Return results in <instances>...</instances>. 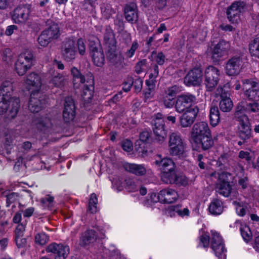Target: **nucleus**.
I'll list each match as a JSON object with an SVG mask.
<instances>
[{
  "label": "nucleus",
  "instance_id": "obj_1",
  "mask_svg": "<svg viewBox=\"0 0 259 259\" xmlns=\"http://www.w3.org/2000/svg\"><path fill=\"white\" fill-rule=\"evenodd\" d=\"M12 82L5 80L0 87V114L5 113L10 119L15 118L20 107V99L12 97Z\"/></svg>",
  "mask_w": 259,
  "mask_h": 259
},
{
  "label": "nucleus",
  "instance_id": "obj_2",
  "mask_svg": "<svg viewBox=\"0 0 259 259\" xmlns=\"http://www.w3.org/2000/svg\"><path fill=\"white\" fill-rule=\"evenodd\" d=\"M76 47L79 54L81 56L85 55L86 46L85 41L82 38H78L76 41L70 37L65 39L62 41L61 47V54L62 59L67 62L74 61L77 55Z\"/></svg>",
  "mask_w": 259,
  "mask_h": 259
},
{
  "label": "nucleus",
  "instance_id": "obj_3",
  "mask_svg": "<svg viewBox=\"0 0 259 259\" xmlns=\"http://www.w3.org/2000/svg\"><path fill=\"white\" fill-rule=\"evenodd\" d=\"M116 43L113 30L109 26H106L104 32L103 44L107 58L113 65L117 64L122 60L121 54L117 50Z\"/></svg>",
  "mask_w": 259,
  "mask_h": 259
},
{
  "label": "nucleus",
  "instance_id": "obj_4",
  "mask_svg": "<svg viewBox=\"0 0 259 259\" xmlns=\"http://www.w3.org/2000/svg\"><path fill=\"white\" fill-rule=\"evenodd\" d=\"M34 57L32 52L26 50L21 53L15 63V70L19 75H23L34 64Z\"/></svg>",
  "mask_w": 259,
  "mask_h": 259
},
{
  "label": "nucleus",
  "instance_id": "obj_5",
  "mask_svg": "<svg viewBox=\"0 0 259 259\" xmlns=\"http://www.w3.org/2000/svg\"><path fill=\"white\" fill-rule=\"evenodd\" d=\"M168 147L169 153L171 156L179 158L184 156L185 145L180 134L172 133L170 134L168 140Z\"/></svg>",
  "mask_w": 259,
  "mask_h": 259
},
{
  "label": "nucleus",
  "instance_id": "obj_6",
  "mask_svg": "<svg viewBox=\"0 0 259 259\" xmlns=\"http://www.w3.org/2000/svg\"><path fill=\"white\" fill-rule=\"evenodd\" d=\"M248 9V5L244 1H235L229 6L227 11V18L232 23H236L241 14Z\"/></svg>",
  "mask_w": 259,
  "mask_h": 259
},
{
  "label": "nucleus",
  "instance_id": "obj_7",
  "mask_svg": "<svg viewBox=\"0 0 259 259\" xmlns=\"http://www.w3.org/2000/svg\"><path fill=\"white\" fill-rule=\"evenodd\" d=\"M46 251L53 254L54 259H65L68 256L70 249L68 245L52 243L46 247ZM39 259H51L48 256H43Z\"/></svg>",
  "mask_w": 259,
  "mask_h": 259
},
{
  "label": "nucleus",
  "instance_id": "obj_8",
  "mask_svg": "<svg viewBox=\"0 0 259 259\" xmlns=\"http://www.w3.org/2000/svg\"><path fill=\"white\" fill-rule=\"evenodd\" d=\"M242 89L248 100L259 102V82L250 79H243Z\"/></svg>",
  "mask_w": 259,
  "mask_h": 259
},
{
  "label": "nucleus",
  "instance_id": "obj_9",
  "mask_svg": "<svg viewBox=\"0 0 259 259\" xmlns=\"http://www.w3.org/2000/svg\"><path fill=\"white\" fill-rule=\"evenodd\" d=\"M196 96L187 93L179 95L176 100L175 110L178 113H183L188 109L193 108L192 105L196 103Z\"/></svg>",
  "mask_w": 259,
  "mask_h": 259
},
{
  "label": "nucleus",
  "instance_id": "obj_10",
  "mask_svg": "<svg viewBox=\"0 0 259 259\" xmlns=\"http://www.w3.org/2000/svg\"><path fill=\"white\" fill-rule=\"evenodd\" d=\"M220 75L219 69L213 66H209L205 69L204 84L207 91H212L217 85Z\"/></svg>",
  "mask_w": 259,
  "mask_h": 259
},
{
  "label": "nucleus",
  "instance_id": "obj_11",
  "mask_svg": "<svg viewBox=\"0 0 259 259\" xmlns=\"http://www.w3.org/2000/svg\"><path fill=\"white\" fill-rule=\"evenodd\" d=\"M152 124L155 140L160 144L162 143L164 141L166 135L163 115L160 113H157L154 116Z\"/></svg>",
  "mask_w": 259,
  "mask_h": 259
},
{
  "label": "nucleus",
  "instance_id": "obj_12",
  "mask_svg": "<svg viewBox=\"0 0 259 259\" xmlns=\"http://www.w3.org/2000/svg\"><path fill=\"white\" fill-rule=\"evenodd\" d=\"M252 135L249 119L246 115H243L239 119L237 136L244 142H245L252 137Z\"/></svg>",
  "mask_w": 259,
  "mask_h": 259
},
{
  "label": "nucleus",
  "instance_id": "obj_13",
  "mask_svg": "<svg viewBox=\"0 0 259 259\" xmlns=\"http://www.w3.org/2000/svg\"><path fill=\"white\" fill-rule=\"evenodd\" d=\"M229 173L222 172L218 174V182L217 184L216 191L220 195L228 197L232 190V186L230 184Z\"/></svg>",
  "mask_w": 259,
  "mask_h": 259
},
{
  "label": "nucleus",
  "instance_id": "obj_14",
  "mask_svg": "<svg viewBox=\"0 0 259 259\" xmlns=\"http://www.w3.org/2000/svg\"><path fill=\"white\" fill-rule=\"evenodd\" d=\"M211 248L219 259H224L226 257V249L222 237L216 232H211Z\"/></svg>",
  "mask_w": 259,
  "mask_h": 259
},
{
  "label": "nucleus",
  "instance_id": "obj_15",
  "mask_svg": "<svg viewBox=\"0 0 259 259\" xmlns=\"http://www.w3.org/2000/svg\"><path fill=\"white\" fill-rule=\"evenodd\" d=\"M231 45L229 41L220 40L213 47L211 52V58L213 62H219L223 57L228 54L230 50Z\"/></svg>",
  "mask_w": 259,
  "mask_h": 259
},
{
  "label": "nucleus",
  "instance_id": "obj_16",
  "mask_svg": "<svg viewBox=\"0 0 259 259\" xmlns=\"http://www.w3.org/2000/svg\"><path fill=\"white\" fill-rule=\"evenodd\" d=\"M90 50L94 64L97 66H102L104 64L105 56L100 43L91 41Z\"/></svg>",
  "mask_w": 259,
  "mask_h": 259
},
{
  "label": "nucleus",
  "instance_id": "obj_17",
  "mask_svg": "<svg viewBox=\"0 0 259 259\" xmlns=\"http://www.w3.org/2000/svg\"><path fill=\"white\" fill-rule=\"evenodd\" d=\"M30 8L27 6H22L15 8L11 13L13 21L16 24H23L29 18Z\"/></svg>",
  "mask_w": 259,
  "mask_h": 259
},
{
  "label": "nucleus",
  "instance_id": "obj_18",
  "mask_svg": "<svg viewBox=\"0 0 259 259\" xmlns=\"http://www.w3.org/2000/svg\"><path fill=\"white\" fill-rule=\"evenodd\" d=\"M243 63L240 55H236L229 59L226 64V72L230 76L236 75L239 73Z\"/></svg>",
  "mask_w": 259,
  "mask_h": 259
},
{
  "label": "nucleus",
  "instance_id": "obj_19",
  "mask_svg": "<svg viewBox=\"0 0 259 259\" xmlns=\"http://www.w3.org/2000/svg\"><path fill=\"white\" fill-rule=\"evenodd\" d=\"M199 110L198 107L195 106L183 112V114L180 117L181 125L183 127L191 126L194 122Z\"/></svg>",
  "mask_w": 259,
  "mask_h": 259
},
{
  "label": "nucleus",
  "instance_id": "obj_20",
  "mask_svg": "<svg viewBox=\"0 0 259 259\" xmlns=\"http://www.w3.org/2000/svg\"><path fill=\"white\" fill-rule=\"evenodd\" d=\"M210 133L208 124L205 122H199L195 123L192 129L191 137L195 143L206 135Z\"/></svg>",
  "mask_w": 259,
  "mask_h": 259
},
{
  "label": "nucleus",
  "instance_id": "obj_21",
  "mask_svg": "<svg viewBox=\"0 0 259 259\" xmlns=\"http://www.w3.org/2000/svg\"><path fill=\"white\" fill-rule=\"evenodd\" d=\"M45 100L43 96L39 93H31L29 99L28 108L32 112H38L44 107Z\"/></svg>",
  "mask_w": 259,
  "mask_h": 259
},
{
  "label": "nucleus",
  "instance_id": "obj_22",
  "mask_svg": "<svg viewBox=\"0 0 259 259\" xmlns=\"http://www.w3.org/2000/svg\"><path fill=\"white\" fill-rule=\"evenodd\" d=\"M75 116V107L73 99L68 97L65 100L63 117L66 122L72 121Z\"/></svg>",
  "mask_w": 259,
  "mask_h": 259
},
{
  "label": "nucleus",
  "instance_id": "obj_23",
  "mask_svg": "<svg viewBox=\"0 0 259 259\" xmlns=\"http://www.w3.org/2000/svg\"><path fill=\"white\" fill-rule=\"evenodd\" d=\"M202 73L199 68L191 70L184 78V82L188 86L199 85L202 81Z\"/></svg>",
  "mask_w": 259,
  "mask_h": 259
},
{
  "label": "nucleus",
  "instance_id": "obj_24",
  "mask_svg": "<svg viewBox=\"0 0 259 259\" xmlns=\"http://www.w3.org/2000/svg\"><path fill=\"white\" fill-rule=\"evenodd\" d=\"M28 90H32L31 93H39L41 86V82L40 76L35 73H31L25 80Z\"/></svg>",
  "mask_w": 259,
  "mask_h": 259
},
{
  "label": "nucleus",
  "instance_id": "obj_25",
  "mask_svg": "<svg viewBox=\"0 0 259 259\" xmlns=\"http://www.w3.org/2000/svg\"><path fill=\"white\" fill-rule=\"evenodd\" d=\"M124 15L126 20L132 23H136L138 21V12L137 5L131 3L125 6Z\"/></svg>",
  "mask_w": 259,
  "mask_h": 259
},
{
  "label": "nucleus",
  "instance_id": "obj_26",
  "mask_svg": "<svg viewBox=\"0 0 259 259\" xmlns=\"http://www.w3.org/2000/svg\"><path fill=\"white\" fill-rule=\"evenodd\" d=\"M178 197L177 192L172 189H164L158 193L159 201L162 203H173L178 199Z\"/></svg>",
  "mask_w": 259,
  "mask_h": 259
},
{
  "label": "nucleus",
  "instance_id": "obj_27",
  "mask_svg": "<svg viewBox=\"0 0 259 259\" xmlns=\"http://www.w3.org/2000/svg\"><path fill=\"white\" fill-rule=\"evenodd\" d=\"M96 231L92 229H88L83 233L80 238L79 244L83 247H87L94 243L97 239Z\"/></svg>",
  "mask_w": 259,
  "mask_h": 259
},
{
  "label": "nucleus",
  "instance_id": "obj_28",
  "mask_svg": "<svg viewBox=\"0 0 259 259\" xmlns=\"http://www.w3.org/2000/svg\"><path fill=\"white\" fill-rule=\"evenodd\" d=\"M94 80L93 75H90L87 79L85 83L83 84L82 96L85 100L91 99L94 93Z\"/></svg>",
  "mask_w": 259,
  "mask_h": 259
},
{
  "label": "nucleus",
  "instance_id": "obj_29",
  "mask_svg": "<svg viewBox=\"0 0 259 259\" xmlns=\"http://www.w3.org/2000/svg\"><path fill=\"white\" fill-rule=\"evenodd\" d=\"M155 163L157 165L162 173L168 170H172L176 168V165L173 160L168 157L163 158L160 160H156Z\"/></svg>",
  "mask_w": 259,
  "mask_h": 259
},
{
  "label": "nucleus",
  "instance_id": "obj_30",
  "mask_svg": "<svg viewBox=\"0 0 259 259\" xmlns=\"http://www.w3.org/2000/svg\"><path fill=\"white\" fill-rule=\"evenodd\" d=\"M71 73L73 76V82L75 88H77L80 84L85 83L87 77L92 73H88L85 76L82 75L79 70L73 67L71 69Z\"/></svg>",
  "mask_w": 259,
  "mask_h": 259
},
{
  "label": "nucleus",
  "instance_id": "obj_31",
  "mask_svg": "<svg viewBox=\"0 0 259 259\" xmlns=\"http://www.w3.org/2000/svg\"><path fill=\"white\" fill-rule=\"evenodd\" d=\"M221 100L220 102V108L224 112H230L233 106V102L229 97V94L222 91L221 94Z\"/></svg>",
  "mask_w": 259,
  "mask_h": 259
},
{
  "label": "nucleus",
  "instance_id": "obj_32",
  "mask_svg": "<svg viewBox=\"0 0 259 259\" xmlns=\"http://www.w3.org/2000/svg\"><path fill=\"white\" fill-rule=\"evenodd\" d=\"M125 170L137 176H143L146 172L145 167L143 164L127 163L124 165Z\"/></svg>",
  "mask_w": 259,
  "mask_h": 259
},
{
  "label": "nucleus",
  "instance_id": "obj_33",
  "mask_svg": "<svg viewBox=\"0 0 259 259\" xmlns=\"http://www.w3.org/2000/svg\"><path fill=\"white\" fill-rule=\"evenodd\" d=\"M224 209V205L222 201L217 198L213 199L210 202L208 210L213 215H219L222 213Z\"/></svg>",
  "mask_w": 259,
  "mask_h": 259
},
{
  "label": "nucleus",
  "instance_id": "obj_34",
  "mask_svg": "<svg viewBox=\"0 0 259 259\" xmlns=\"http://www.w3.org/2000/svg\"><path fill=\"white\" fill-rule=\"evenodd\" d=\"M42 32L51 41L58 38L60 35L59 26L56 23L52 24L48 29Z\"/></svg>",
  "mask_w": 259,
  "mask_h": 259
},
{
  "label": "nucleus",
  "instance_id": "obj_35",
  "mask_svg": "<svg viewBox=\"0 0 259 259\" xmlns=\"http://www.w3.org/2000/svg\"><path fill=\"white\" fill-rule=\"evenodd\" d=\"M33 122L37 128L41 131L45 130L52 125L50 118L47 117H38L34 120Z\"/></svg>",
  "mask_w": 259,
  "mask_h": 259
},
{
  "label": "nucleus",
  "instance_id": "obj_36",
  "mask_svg": "<svg viewBox=\"0 0 259 259\" xmlns=\"http://www.w3.org/2000/svg\"><path fill=\"white\" fill-rule=\"evenodd\" d=\"M197 143L200 144L202 149L204 150L210 149L214 144L210 133L208 135H207L201 137L199 140H198Z\"/></svg>",
  "mask_w": 259,
  "mask_h": 259
},
{
  "label": "nucleus",
  "instance_id": "obj_37",
  "mask_svg": "<svg viewBox=\"0 0 259 259\" xmlns=\"http://www.w3.org/2000/svg\"><path fill=\"white\" fill-rule=\"evenodd\" d=\"M235 223L240 225V231L241 236L246 242H248L252 238V233L249 227L244 224H242L240 221H237Z\"/></svg>",
  "mask_w": 259,
  "mask_h": 259
},
{
  "label": "nucleus",
  "instance_id": "obj_38",
  "mask_svg": "<svg viewBox=\"0 0 259 259\" xmlns=\"http://www.w3.org/2000/svg\"><path fill=\"white\" fill-rule=\"evenodd\" d=\"M209 118L210 124L212 126H215L219 123L220 119V112L217 106H211L209 111Z\"/></svg>",
  "mask_w": 259,
  "mask_h": 259
},
{
  "label": "nucleus",
  "instance_id": "obj_39",
  "mask_svg": "<svg viewBox=\"0 0 259 259\" xmlns=\"http://www.w3.org/2000/svg\"><path fill=\"white\" fill-rule=\"evenodd\" d=\"M178 175L176 173L175 168L172 170H168L161 175V180L165 184H173L175 180Z\"/></svg>",
  "mask_w": 259,
  "mask_h": 259
},
{
  "label": "nucleus",
  "instance_id": "obj_40",
  "mask_svg": "<svg viewBox=\"0 0 259 259\" xmlns=\"http://www.w3.org/2000/svg\"><path fill=\"white\" fill-rule=\"evenodd\" d=\"M66 82L65 77L62 74L58 73L52 77L50 83L55 87L61 88L65 85Z\"/></svg>",
  "mask_w": 259,
  "mask_h": 259
},
{
  "label": "nucleus",
  "instance_id": "obj_41",
  "mask_svg": "<svg viewBox=\"0 0 259 259\" xmlns=\"http://www.w3.org/2000/svg\"><path fill=\"white\" fill-rule=\"evenodd\" d=\"M249 50L251 56L259 58V37L254 39L250 43Z\"/></svg>",
  "mask_w": 259,
  "mask_h": 259
},
{
  "label": "nucleus",
  "instance_id": "obj_42",
  "mask_svg": "<svg viewBox=\"0 0 259 259\" xmlns=\"http://www.w3.org/2000/svg\"><path fill=\"white\" fill-rule=\"evenodd\" d=\"M139 182L135 179H127L125 180V188L130 192L138 190Z\"/></svg>",
  "mask_w": 259,
  "mask_h": 259
},
{
  "label": "nucleus",
  "instance_id": "obj_43",
  "mask_svg": "<svg viewBox=\"0 0 259 259\" xmlns=\"http://www.w3.org/2000/svg\"><path fill=\"white\" fill-rule=\"evenodd\" d=\"M101 8L102 16L106 19H109L113 14L115 13V12L109 4H104Z\"/></svg>",
  "mask_w": 259,
  "mask_h": 259
},
{
  "label": "nucleus",
  "instance_id": "obj_44",
  "mask_svg": "<svg viewBox=\"0 0 259 259\" xmlns=\"http://www.w3.org/2000/svg\"><path fill=\"white\" fill-rule=\"evenodd\" d=\"M151 57L159 65H162L165 62V56L161 52L157 53L153 51L152 53Z\"/></svg>",
  "mask_w": 259,
  "mask_h": 259
},
{
  "label": "nucleus",
  "instance_id": "obj_45",
  "mask_svg": "<svg viewBox=\"0 0 259 259\" xmlns=\"http://www.w3.org/2000/svg\"><path fill=\"white\" fill-rule=\"evenodd\" d=\"M49 240V237L44 232L38 233L35 236V242L40 245L46 244Z\"/></svg>",
  "mask_w": 259,
  "mask_h": 259
},
{
  "label": "nucleus",
  "instance_id": "obj_46",
  "mask_svg": "<svg viewBox=\"0 0 259 259\" xmlns=\"http://www.w3.org/2000/svg\"><path fill=\"white\" fill-rule=\"evenodd\" d=\"M97 202L98 200L96 195L95 193H92L91 195L89 202V209L91 213H95L97 211Z\"/></svg>",
  "mask_w": 259,
  "mask_h": 259
},
{
  "label": "nucleus",
  "instance_id": "obj_47",
  "mask_svg": "<svg viewBox=\"0 0 259 259\" xmlns=\"http://www.w3.org/2000/svg\"><path fill=\"white\" fill-rule=\"evenodd\" d=\"M162 102L166 108H171L176 105L175 98L165 95L162 99Z\"/></svg>",
  "mask_w": 259,
  "mask_h": 259
},
{
  "label": "nucleus",
  "instance_id": "obj_48",
  "mask_svg": "<svg viewBox=\"0 0 259 259\" xmlns=\"http://www.w3.org/2000/svg\"><path fill=\"white\" fill-rule=\"evenodd\" d=\"M252 101V103H249L246 105L245 111L247 113H255L259 111V102Z\"/></svg>",
  "mask_w": 259,
  "mask_h": 259
},
{
  "label": "nucleus",
  "instance_id": "obj_49",
  "mask_svg": "<svg viewBox=\"0 0 259 259\" xmlns=\"http://www.w3.org/2000/svg\"><path fill=\"white\" fill-rule=\"evenodd\" d=\"M153 1L155 2L156 6L159 9H163L166 5V0H141L142 3L145 6H148Z\"/></svg>",
  "mask_w": 259,
  "mask_h": 259
},
{
  "label": "nucleus",
  "instance_id": "obj_50",
  "mask_svg": "<svg viewBox=\"0 0 259 259\" xmlns=\"http://www.w3.org/2000/svg\"><path fill=\"white\" fill-rule=\"evenodd\" d=\"M40 202L45 207L50 209L53 206L54 197L50 195H47L41 199Z\"/></svg>",
  "mask_w": 259,
  "mask_h": 259
},
{
  "label": "nucleus",
  "instance_id": "obj_51",
  "mask_svg": "<svg viewBox=\"0 0 259 259\" xmlns=\"http://www.w3.org/2000/svg\"><path fill=\"white\" fill-rule=\"evenodd\" d=\"M146 84L148 86V89L144 91V96L145 99H150L153 95V91L154 89V84L153 82L150 83L149 81H146Z\"/></svg>",
  "mask_w": 259,
  "mask_h": 259
},
{
  "label": "nucleus",
  "instance_id": "obj_52",
  "mask_svg": "<svg viewBox=\"0 0 259 259\" xmlns=\"http://www.w3.org/2000/svg\"><path fill=\"white\" fill-rule=\"evenodd\" d=\"M181 91V88L178 85H175L170 87L165 91V95L174 97Z\"/></svg>",
  "mask_w": 259,
  "mask_h": 259
},
{
  "label": "nucleus",
  "instance_id": "obj_53",
  "mask_svg": "<svg viewBox=\"0 0 259 259\" xmlns=\"http://www.w3.org/2000/svg\"><path fill=\"white\" fill-rule=\"evenodd\" d=\"M114 23L117 27V29L119 30H122L124 28V23L121 14H117L116 15V17L114 20Z\"/></svg>",
  "mask_w": 259,
  "mask_h": 259
},
{
  "label": "nucleus",
  "instance_id": "obj_54",
  "mask_svg": "<svg viewBox=\"0 0 259 259\" xmlns=\"http://www.w3.org/2000/svg\"><path fill=\"white\" fill-rule=\"evenodd\" d=\"M39 44L42 47H46L51 40L42 32L37 39Z\"/></svg>",
  "mask_w": 259,
  "mask_h": 259
},
{
  "label": "nucleus",
  "instance_id": "obj_55",
  "mask_svg": "<svg viewBox=\"0 0 259 259\" xmlns=\"http://www.w3.org/2000/svg\"><path fill=\"white\" fill-rule=\"evenodd\" d=\"M139 44L137 41H134L132 45L131 48L125 53V55L127 58H132L135 54L136 50L138 48Z\"/></svg>",
  "mask_w": 259,
  "mask_h": 259
},
{
  "label": "nucleus",
  "instance_id": "obj_56",
  "mask_svg": "<svg viewBox=\"0 0 259 259\" xmlns=\"http://www.w3.org/2000/svg\"><path fill=\"white\" fill-rule=\"evenodd\" d=\"M174 211H175L179 216L182 217L189 216L190 214L189 210L187 208L180 209L178 206H174Z\"/></svg>",
  "mask_w": 259,
  "mask_h": 259
},
{
  "label": "nucleus",
  "instance_id": "obj_57",
  "mask_svg": "<svg viewBox=\"0 0 259 259\" xmlns=\"http://www.w3.org/2000/svg\"><path fill=\"white\" fill-rule=\"evenodd\" d=\"M174 184L185 186L188 183V180L186 177L185 176L182 175L178 174Z\"/></svg>",
  "mask_w": 259,
  "mask_h": 259
},
{
  "label": "nucleus",
  "instance_id": "obj_58",
  "mask_svg": "<svg viewBox=\"0 0 259 259\" xmlns=\"http://www.w3.org/2000/svg\"><path fill=\"white\" fill-rule=\"evenodd\" d=\"M18 197L17 193L12 192L7 195V206L9 207L12 203L15 202Z\"/></svg>",
  "mask_w": 259,
  "mask_h": 259
},
{
  "label": "nucleus",
  "instance_id": "obj_59",
  "mask_svg": "<svg viewBox=\"0 0 259 259\" xmlns=\"http://www.w3.org/2000/svg\"><path fill=\"white\" fill-rule=\"evenodd\" d=\"M209 243V237L206 234L201 235L199 238V246L207 247Z\"/></svg>",
  "mask_w": 259,
  "mask_h": 259
},
{
  "label": "nucleus",
  "instance_id": "obj_60",
  "mask_svg": "<svg viewBox=\"0 0 259 259\" xmlns=\"http://www.w3.org/2000/svg\"><path fill=\"white\" fill-rule=\"evenodd\" d=\"M121 147L126 152H130L133 149L132 142L129 140H125L122 142Z\"/></svg>",
  "mask_w": 259,
  "mask_h": 259
},
{
  "label": "nucleus",
  "instance_id": "obj_61",
  "mask_svg": "<svg viewBox=\"0 0 259 259\" xmlns=\"http://www.w3.org/2000/svg\"><path fill=\"white\" fill-rule=\"evenodd\" d=\"M15 241L17 246L18 248L24 247L26 244V239L22 236H16Z\"/></svg>",
  "mask_w": 259,
  "mask_h": 259
},
{
  "label": "nucleus",
  "instance_id": "obj_62",
  "mask_svg": "<svg viewBox=\"0 0 259 259\" xmlns=\"http://www.w3.org/2000/svg\"><path fill=\"white\" fill-rule=\"evenodd\" d=\"M25 230V227L23 224H19L16 229V236H23V232Z\"/></svg>",
  "mask_w": 259,
  "mask_h": 259
},
{
  "label": "nucleus",
  "instance_id": "obj_63",
  "mask_svg": "<svg viewBox=\"0 0 259 259\" xmlns=\"http://www.w3.org/2000/svg\"><path fill=\"white\" fill-rule=\"evenodd\" d=\"M149 197L147 200L148 203L149 204H151L153 203L156 202L157 201H159L158 195L157 196L155 193H151L149 194Z\"/></svg>",
  "mask_w": 259,
  "mask_h": 259
},
{
  "label": "nucleus",
  "instance_id": "obj_64",
  "mask_svg": "<svg viewBox=\"0 0 259 259\" xmlns=\"http://www.w3.org/2000/svg\"><path fill=\"white\" fill-rule=\"evenodd\" d=\"M146 60H143L136 64V72L138 74H140L142 71V67L146 65Z\"/></svg>",
  "mask_w": 259,
  "mask_h": 259
}]
</instances>
